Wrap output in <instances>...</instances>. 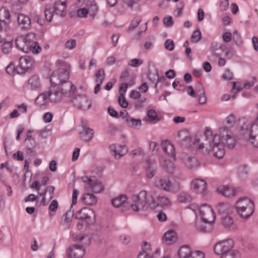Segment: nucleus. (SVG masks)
Masks as SVG:
<instances>
[{"label":"nucleus","mask_w":258,"mask_h":258,"mask_svg":"<svg viewBox=\"0 0 258 258\" xmlns=\"http://www.w3.org/2000/svg\"><path fill=\"white\" fill-rule=\"evenodd\" d=\"M225 121L227 126L220 127L218 134L215 135L211 130H206L204 134L205 142H201V140L196 137L191 141L194 147L199 150L205 149L207 154L212 152L215 157L222 158L225 155V147L233 148L236 145L235 136L228 127L239 128L241 134L247 125L245 119L237 117L233 113L228 115Z\"/></svg>","instance_id":"f257e3e1"},{"label":"nucleus","mask_w":258,"mask_h":258,"mask_svg":"<svg viewBox=\"0 0 258 258\" xmlns=\"http://www.w3.org/2000/svg\"><path fill=\"white\" fill-rule=\"evenodd\" d=\"M133 203L130 205L134 212L147 210L149 208L155 209L158 206L169 207L171 206L170 200L164 196H158L156 200L151 194L143 190L132 197Z\"/></svg>","instance_id":"f03ea898"},{"label":"nucleus","mask_w":258,"mask_h":258,"mask_svg":"<svg viewBox=\"0 0 258 258\" xmlns=\"http://www.w3.org/2000/svg\"><path fill=\"white\" fill-rule=\"evenodd\" d=\"M15 44L17 48L26 53L32 52L34 54H37L41 50L36 42V35L33 33L18 36L15 40Z\"/></svg>","instance_id":"7ed1b4c3"},{"label":"nucleus","mask_w":258,"mask_h":258,"mask_svg":"<svg viewBox=\"0 0 258 258\" xmlns=\"http://www.w3.org/2000/svg\"><path fill=\"white\" fill-rule=\"evenodd\" d=\"M198 210L201 217V221H198L196 227L200 230L205 231L206 227L202 225V222L205 224H212L215 220V215L212 207L207 204L202 205L198 208Z\"/></svg>","instance_id":"20e7f679"},{"label":"nucleus","mask_w":258,"mask_h":258,"mask_svg":"<svg viewBox=\"0 0 258 258\" xmlns=\"http://www.w3.org/2000/svg\"><path fill=\"white\" fill-rule=\"evenodd\" d=\"M238 215L243 219L250 217L254 211V203L247 197L240 198L235 204Z\"/></svg>","instance_id":"39448f33"},{"label":"nucleus","mask_w":258,"mask_h":258,"mask_svg":"<svg viewBox=\"0 0 258 258\" xmlns=\"http://www.w3.org/2000/svg\"><path fill=\"white\" fill-rule=\"evenodd\" d=\"M241 135L248 138L249 143L255 148H258V124H253L249 127H248V124L246 125L245 129Z\"/></svg>","instance_id":"423d86ee"},{"label":"nucleus","mask_w":258,"mask_h":258,"mask_svg":"<svg viewBox=\"0 0 258 258\" xmlns=\"http://www.w3.org/2000/svg\"><path fill=\"white\" fill-rule=\"evenodd\" d=\"M187 94L192 97L197 98L198 101L200 104H204L206 102L207 99L205 96V92L202 84L198 83L196 85L195 91L191 86L186 88Z\"/></svg>","instance_id":"0eeeda50"},{"label":"nucleus","mask_w":258,"mask_h":258,"mask_svg":"<svg viewBox=\"0 0 258 258\" xmlns=\"http://www.w3.org/2000/svg\"><path fill=\"white\" fill-rule=\"evenodd\" d=\"M34 59L30 56L25 55L19 59V64L17 67L18 74H23L33 66Z\"/></svg>","instance_id":"6e6552de"},{"label":"nucleus","mask_w":258,"mask_h":258,"mask_svg":"<svg viewBox=\"0 0 258 258\" xmlns=\"http://www.w3.org/2000/svg\"><path fill=\"white\" fill-rule=\"evenodd\" d=\"M97 12V7L93 0H88L86 7L80 9L77 11V16L80 18H85L88 14L94 16Z\"/></svg>","instance_id":"1a4fd4ad"},{"label":"nucleus","mask_w":258,"mask_h":258,"mask_svg":"<svg viewBox=\"0 0 258 258\" xmlns=\"http://www.w3.org/2000/svg\"><path fill=\"white\" fill-rule=\"evenodd\" d=\"M233 246L231 240H222L217 242L214 246V251L216 254L223 255V253L231 251Z\"/></svg>","instance_id":"9d476101"},{"label":"nucleus","mask_w":258,"mask_h":258,"mask_svg":"<svg viewBox=\"0 0 258 258\" xmlns=\"http://www.w3.org/2000/svg\"><path fill=\"white\" fill-rule=\"evenodd\" d=\"M190 188L196 194L205 196L206 194L208 185L205 180L201 178L193 179L190 184Z\"/></svg>","instance_id":"9b49d317"},{"label":"nucleus","mask_w":258,"mask_h":258,"mask_svg":"<svg viewBox=\"0 0 258 258\" xmlns=\"http://www.w3.org/2000/svg\"><path fill=\"white\" fill-rule=\"evenodd\" d=\"M85 251L83 245L73 244L68 248L66 255L68 258H82L84 255Z\"/></svg>","instance_id":"f8f14e48"},{"label":"nucleus","mask_w":258,"mask_h":258,"mask_svg":"<svg viewBox=\"0 0 258 258\" xmlns=\"http://www.w3.org/2000/svg\"><path fill=\"white\" fill-rule=\"evenodd\" d=\"M72 102L75 106L84 110L89 109L92 105L91 101L85 95L74 96Z\"/></svg>","instance_id":"ddd939ff"},{"label":"nucleus","mask_w":258,"mask_h":258,"mask_svg":"<svg viewBox=\"0 0 258 258\" xmlns=\"http://www.w3.org/2000/svg\"><path fill=\"white\" fill-rule=\"evenodd\" d=\"M154 185L157 188L165 191H170L172 183L168 177L156 176L153 182Z\"/></svg>","instance_id":"4468645a"},{"label":"nucleus","mask_w":258,"mask_h":258,"mask_svg":"<svg viewBox=\"0 0 258 258\" xmlns=\"http://www.w3.org/2000/svg\"><path fill=\"white\" fill-rule=\"evenodd\" d=\"M94 216L93 211L88 208H82L75 215V218L84 220L87 224H90L93 222V217Z\"/></svg>","instance_id":"2eb2a0df"},{"label":"nucleus","mask_w":258,"mask_h":258,"mask_svg":"<svg viewBox=\"0 0 258 258\" xmlns=\"http://www.w3.org/2000/svg\"><path fill=\"white\" fill-rule=\"evenodd\" d=\"M57 87L66 97L73 98L76 91V87L70 81L63 82Z\"/></svg>","instance_id":"dca6fc26"},{"label":"nucleus","mask_w":258,"mask_h":258,"mask_svg":"<svg viewBox=\"0 0 258 258\" xmlns=\"http://www.w3.org/2000/svg\"><path fill=\"white\" fill-rule=\"evenodd\" d=\"M144 168L146 177L151 179L155 175L158 167L154 160L147 159L145 162Z\"/></svg>","instance_id":"f3484780"},{"label":"nucleus","mask_w":258,"mask_h":258,"mask_svg":"<svg viewBox=\"0 0 258 258\" xmlns=\"http://www.w3.org/2000/svg\"><path fill=\"white\" fill-rule=\"evenodd\" d=\"M18 26L22 30H29L31 28V20L30 17L24 14H19L17 18Z\"/></svg>","instance_id":"a211bd4d"},{"label":"nucleus","mask_w":258,"mask_h":258,"mask_svg":"<svg viewBox=\"0 0 258 258\" xmlns=\"http://www.w3.org/2000/svg\"><path fill=\"white\" fill-rule=\"evenodd\" d=\"M50 102L57 103L64 97L57 86L51 87L48 91Z\"/></svg>","instance_id":"6ab92c4d"},{"label":"nucleus","mask_w":258,"mask_h":258,"mask_svg":"<svg viewBox=\"0 0 258 258\" xmlns=\"http://www.w3.org/2000/svg\"><path fill=\"white\" fill-rule=\"evenodd\" d=\"M182 162L189 169H195L199 166V163L196 158L183 153L181 157Z\"/></svg>","instance_id":"aec40b11"},{"label":"nucleus","mask_w":258,"mask_h":258,"mask_svg":"<svg viewBox=\"0 0 258 258\" xmlns=\"http://www.w3.org/2000/svg\"><path fill=\"white\" fill-rule=\"evenodd\" d=\"M67 0H56L54 10L56 15L61 17L67 14Z\"/></svg>","instance_id":"412c9836"},{"label":"nucleus","mask_w":258,"mask_h":258,"mask_svg":"<svg viewBox=\"0 0 258 258\" xmlns=\"http://www.w3.org/2000/svg\"><path fill=\"white\" fill-rule=\"evenodd\" d=\"M109 149L114 153L116 159H120L125 155L127 151V147L125 145L112 144L109 146Z\"/></svg>","instance_id":"4be33fe9"},{"label":"nucleus","mask_w":258,"mask_h":258,"mask_svg":"<svg viewBox=\"0 0 258 258\" xmlns=\"http://www.w3.org/2000/svg\"><path fill=\"white\" fill-rule=\"evenodd\" d=\"M83 179L84 182L88 183L93 191L99 193L103 190V186L100 182L96 180L94 181L87 176L84 177Z\"/></svg>","instance_id":"5701e85b"},{"label":"nucleus","mask_w":258,"mask_h":258,"mask_svg":"<svg viewBox=\"0 0 258 258\" xmlns=\"http://www.w3.org/2000/svg\"><path fill=\"white\" fill-rule=\"evenodd\" d=\"M225 46L221 43L213 42L210 46V51L212 54L216 57H219L225 49Z\"/></svg>","instance_id":"b1692460"},{"label":"nucleus","mask_w":258,"mask_h":258,"mask_svg":"<svg viewBox=\"0 0 258 258\" xmlns=\"http://www.w3.org/2000/svg\"><path fill=\"white\" fill-rule=\"evenodd\" d=\"M162 150L168 156L175 159L176 153L175 152V148L174 146L169 142L166 141L162 143L161 144Z\"/></svg>","instance_id":"393cba45"},{"label":"nucleus","mask_w":258,"mask_h":258,"mask_svg":"<svg viewBox=\"0 0 258 258\" xmlns=\"http://www.w3.org/2000/svg\"><path fill=\"white\" fill-rule=\"evenodd\" d=\"M41 86V83L39 78L37 76H32L29 79L27 84L28 89L35 91L38 90Z\"/></svg>","instance_id":"a878e982"},{"label":"nucleus","mask_w":258,"mask_h":258,"mask_svg":"<svg viewBox=\"0 0 258 258\" xmlns=\"http://www.w3.org/2000/svg\"><path fill=\"white\" fill-rule=\"evenodd\" d=\"M55 190V187L54 186H47L44 191L42 192H39V196H42V198L41 201V204L43 206H45L47 205L46 199L45 197V195L47 192L50 195L48 201H50L52 200L54 197V192Z\"/></svg>","instance_id":"bb28decb"},{"label":"nucleus","mask_w":258,"mask_h":258,"mask_svg":"<svg viewBox=\"0 0 258 258\" xmlns=\"http://www.w3.org/2000/svg\"><path fill=\"white\" fill-rule=\"evenodd\" d=\"M108 4L110 6H115L117 3V0H106ZM124 3H125L131 9L133 10H137L139 9V4L135 0H122Z\"/></svg>","instance_id":"cd10ccee"},{"label":"nucleus","mask_w":258,"mask_h":258,"mask_svg":"<svg viewBox=\"0 0 258 258\" xmlns=\"http://www.w3.org/2000/svg\"><path fill=\"white\" fill-rule=\"evenodd\" d=\"M83 131L80 133L81 139L85 142L91 141L94 134L93 130L86 125H83Z\"/></svg>","instance_id":"c85d7f7f"},{"label":"nucleus","mask_w":258,"mask_h":258,"mask_svg":"<svg viewBox=\"0 0 258 258\" xmlns=\"http://www.w3.org/2000/svg\"><path fill=\"white\" fill-rule=\"evenodd\" d=\"M160 163L164 169L169 173L172 174L175 171V165L171 161H169L165 158L162 157L160 159Z\"/></svg>","instance_id":"c756f323"},{"label":"nucleus","mask_w":258,"mask_h":258,"mask_svg":"<svg viewBox=\"0 0 258 258\" xmlns=\"http://www.w3.org/2000/svg\"><path fill=\"white\" fill-rule=\"evenodd\" d=\"M50 102L49 94L47 92H45L40 94L35 99V103L39 107L46 106Z\"/></svg>","instance_id":"7c9ffc66"},{"label":"nucleus","mask_w":258,"mask_h":258,"mask_svg":"<svg viewBox=\"0 0 258 258\" xmlns=\"http://www.w3.org/2000/svg\"><path fill=\"white\" fill-rule=\"evenodd\" d=\"M163 239L167 244H172L176 240V233L174 230H169L164 234Z\"/></svg>","instance_id":"2f4dec72"},{"label":"nucleus","mask_w":258,"mask_h":258,"mask_svg":"<svg viewBox=\"0 0 258 258\" xmlns=\"http://www.w3.org/2000/svg\"><path fill=\"white\" fill-rule=\"evenodd\" d=\"M217 191L225 197H230L235 195V191L232 187L228 185H222L218 187Z\"/></svg>","instance_id":"473e14b6"},{"label":"nucleus","mask_w":258,"mask_h":258,"mask_svg":"<svg viewBox=\"0 0 258 258\" xmlns=\"http://www.w3.org/2000/svg\"><path fill=\"white\" fill-rule=\"evenodd\" d=\"M191 251L190 247L188 245H185L179 248L177 254L179 258H189Z\"/></svg>","instance_id":"72a5a7b5"},{"label":"nucleus","mask_w":258,"mask_h":258,"mask_svg":"<svg viewBox=\"0 0 258 258\" xmlns=\"http://www.w3.org/2000/svg\"><path fill=\"white\" fill-rule=\"evenodd\" d=\"M217 209L219 213L221 214H229L232 211L230 205L225 203H220L218 204Z\"/></svg>","instance_id":"f704fd0d"},{"label":"nucleus","mask_w":258,"mask_h":258,"mask_svg":"<svg viewBox=\"0 0 258 258\" xmlns=\"http://www.w3.org/2000/svg\"><path fill=\"white\" fill-rule=\"evenodd\" d=\"M83 202L88 205H93L96 203V197L92 194H85L82 197Z\"/></svg>","instance_id":"c9c22d12"},{"label":"nucleus","mask_w":258,"mask_h":258,"mask_svg":"<svg viewBox=\"0 0 258 258\" xmlns=\"http://www.w3.org/2000/svg\"><path fill=\"white\" fill-rule=\"evenodd\" d=\"M11 17L9 10L6 7L0 9V21L6 26V21L9 20Z\"/></svg>","instance_id":"e433bc0d"},{"label":"nucleus","mask_w":258,"mask_h":258,"mask_svg":"<svg viewBox=\"0 0 258 258\" xmlns=\"http://www.w3.org/2000/svg\"><path fill=\"white\" fill-rule=\"evenodd\" d=\"M148 78L149 80L151 81L152 83H154L156 80H157V82L155 84V88L157 87V84L158 83L164 82L166 80L165 77L164 76L159 77L157 71H156L155 73L154 74L150 73Z\"/></svg>","instance_id":"4c0bfd02"},{"label":"nucleus","mask_w":258,"mask_h":258,"mask_svg":"<svg viewBox=\"0 0 258 258\" xmlns=\"http://www.w3.org/2000/svg\"><path fill=\"white\" fill-rule=\"evenodd\" d=\"M123 120L127 124L128 126L131 127H135L138 125H141V120L138 119H135L134 118L131 117V116H124L123 117Z\"/></svg>","instance_id":"58836bf2"},{"label":"nucleus","mask_w":258,"mask_h":258,"mask_svg":"<svg viewBox=\"0 0 258 258\" xmlns=\"http://www.w3.org/2000/svg\"><path fill=\"white\" fill-rule=\"evenodd\" d=\"M130 97L132 98H134L135 99H138L139 101V104L136 103L135 104V106L136 107H141L142 104L144 103L146 100V98L145 97H141V94L140 93L137 91L136 90H133L131 94H130Z\"/></svg>","instance_id":"ea45409f"},{"label":"nucleus","mask_w":258,"mask_h":258,"mask_svg":"<svg viewBox=\"0 0 258 258\" xmlns=\"http://www.w3.org/2000/svg\"><path fill=\"white\" fill-rule=\"evenodd\" d=\"M127 198L126 195H121L112 200V205L115 207L122 206L126 202Z\"/></svg>","instance_id":"a19ab883"},{"label":"nucleus","mask_w":258,"mask_h":258,"mask_svg":"<svg viewBox=\"0 0 258 258\" xmlns=\"http://www.w3.org/2000/svg\"><path fill=\"white\" fill-rule=\"evenodd\" d=\"M147 116L150 123H155L160 120V117L158 115L156 112L153 109H150L147 112Z\"/></svg>","instance_id":"79ce46f5"},{"label":"nucleus","mask_w":258,"mask_h":258,"mask_svg":"<svg viewBox=\"0 0 258 258\" xmlns=\"http://www.w3.org/2000/svg\"><path fill=\"white\" fill-rule=\"evenodd\" d=\"M69 69H60L56 72L59 73V78L61 83L63 82H68L67 80L69 79L70 77Z\"/></svg>","instance_id":"37998d69"},{"label":"nucleus","mask_w":258,"mask_h":258,"mask_svg":"<svg viewBox=\"0 0 258 258\" xmlns=\"http://www.w3.org/2000/svg\"><path fill=\"white\" fill-rule=\"evenodd\" d=\"M191 196L187 192H180L177 197V201L180 203H188L192 201Z\"/></svg>","instance_id":"c03bdc74"},{"label":"nucleus","mask_w":258,"mask_h":258,"mask_svg":"<svg viewBox=\"0 0 258 258\" xmlns=\"http://www.w3.org/2000/svg\"><path fill=\"white\" fill-rule=\"evenodd\" d=\"M96 83L102 84L105 79V72L103 69H99L95 74Z\"/></svg>","instance_id":"a18cd8bd"},{"label":"nucleus","mask_w":258,"mask_h":258,"mask_svg":"<svg viewBox=\"0 0 258 258\" xmlns=\"http://www.w3.org/2000/svg\"><path fill=\"white\" fill-rule=\"evenodd\" d=\"M178 138L179 142L182 144H184V142H190V138L185 131H179L178 134Z\"/></svg>","instance_id":"49530a36"},{"label":"nucleus","mask_w":258,"mask_h":258,"mask_svg":"<svg viewBox=\"0 0 258 258\" xmlns=\"http://www.w3.org/2000/svg\"><path fill=\"white\" fill-rule=\"evenodd\" d=\"M220 258H240V253L237 250H232L231 251L223 253Z\"/></svg>","instance_id":"de8ad7c7"},{"label":"nucleus","mask_w":258,"mask_h":258,"mask_svg":"<svg viewBox=\"0 0 258 258\" xmlns=\"http://www.w3.org/2000/svg\"><path fill=\"white\" fill-rule=\"evenodd\" d=\"M50 82L52 85H54L55 86L60 85L61 82L59 78V73L56 71L54 72L51 76Z\"/></svg>","instance_id":"09e8293b"},{"label":"nucleus","mask_w":258,"mask_h":258,"mask_svg":"<svg viewBox=\"0 0 258 258\" xmlns=\"http://www.w3.org/2000/svg\"><path fill=\"white\" fill-rule=\"evenodd\" d=\"M248 168L247 166L243 165L240 166L237 170V172L239 175V176L241 178H243L247 176L248 173Z\"/></svg>","instance_id":"8fccbe9b"},{"label":"nucleus","mask_w":258,"mask_h":258,"mask_svg":"<svg viewBox=\"0 0 258 258\" xmlns=\"http://www.w3.org/2000/svg\"><path fill=\"white\" fill-rule=\"evenodd\" d=\"M12 48V43L11 42H4L1 45V50L5 54H8L11 52Z\"/></svg>","instance_id":"3c124183"},{"label":"nucleus","mask_w":258,"mask_h":258,"mask_svg":"<svg viewBox=\"0 0 258 258\" xmlns=\"http://www.w3.org/2000/svg\"><path fill=\"white\" fill-rule=\"evenodd\" d=\"M74 215V210L70 208V210L67 211L62 217V219L67 223H70L72 221V217Z\"/></svg>","instance_id":"603ef678"},{"label":"nucleus","mask_w":258,"mask_h":258,"mask_svg":"<svg viewBox=\"0 0 258 258\" xmlns=\"http://www.w3.org/2000/svg\"><path fill=\"white\" fill-rule=\"evenodd\" d=\"M141 18L140 17H135L132 21L130 26L128 28L129 31H132L136 28L141 21Z\"/></svg>","instance_id":"864d4df0"},{"label":"nucleus","mask_w":258,"mask_h":258,"mask_svg":"<svg viewBox=\"0 0 258 258\" xmlns=\"http://www.w3.org/2000/svg\"><path fill=\"white\" fill-rule=\"evenodd\" d=\"M202 39L201 32L199 30L195 31L191 35V40L194 43L198 42Z\"/></svg>","instance_id":"5fc2aeb1"},{"label":"nucleus","mask_w":258,"mask_h":258,"mask_svg":"<svg viewBox=\"0 0 258 258\" xmlns=\"http://www.w3.org/2000/svg\"><path fill=\"white\" fill-rule=\"evenodd\" d=\"M118 102L119 105L122 108H126L128 106V102L126 100L123 93H120L118 99Z\"/></svg>","instance_id":"6e6d98bb"},{"label":"nucleus","mask_w":258,"mask_h":258,"mask_svg":"<svg viewBox=\"0 0 258 258\" xmlns=\"http://www.w3.org/2000/svg\"><path fill=\"white\" fill-rule=\"evenodd\" d=\"M54 10L53 11L51 8H46L44 14L46 19L50 22L53 18Z\"/></svg>","instance_id":"4d7b16f0"},{"label":"nucleus","mask_w":258,"mask_h":258,"mask_svg":"<svg viewBox=\"0 0 258 258\" xmlns=\"http://www.w3.org/2000/svg\"><path fill=\"white\" fill-rule=\"evenodd\" d=\"M223 225L226 228H230L233 224V219L229 216H226L223 218Z\"/></svg>","instance_id":"13d9d810"},{"label":"nucleus","mask_w":258,"mask_h":258,"mask_svg":"<svg viewBox=\"0 0 258 258\" xmlns=\"http://www.w3.org/2000/svg\"><path fill=\"white\" fill-rule=\"evenodd\" d=\"M232 84L233 86L231 92L234 94L240 92L243 88V85L242 86L240 83H237L235 82H233Z\"/></svg>","instance_id":"bf43d9fd"},{"label":"nucleus","mask_w":258,"mask_h":258,"mask_svg":"<svg viewBox=\"0 0 258 258\" xmlns=\"http://www.w3.org/2000/svg\"><path fill=\"white\" fill-rule=\"evenodd\" d=\"M152 248L150 243L147 242H144L143 243V248L142 252H146L149 255H153L154 252L152 251Z\"/></svg>","instance_id":"052dcab7"},{"label":"nucleus","mask_w":258,"mask_h":258,"mask_svg":"<svg viewBox=\"0 0 258 258\" xmlns=\"http://www.w3.org/2000/svg\"><path fill=\"white\" fill-rule=\"evenodd\" d=\"M143 63V60L140 59L134 58L128 62V65L132 67H137Z\"/></svg>","instance_id":"680f3d73"},{"label":"nucleus","mask_w":258,"mask_h":258,"mask_svg":"<svg viewBox=\"0 0 258 258\" xmlns=\"http://www.w3.org/2000/svg\"><path fill=\"white\" fill-rule=\"evenodd\" d=\"M164 47L167 50L169 51L173 50L174 48V44L173 41L170 39H167L164 42Z\"/></svg>","instance_id":"e2e57ef3"},{"label":"nucleus","mask_w":258,"mask_h":258,"mask_svg":"<svg viewBox=\"0 0 258 258\" xmlns=\"http://www.w3.org/2000/svg\"><path fill=\"white\" fill-rule=\"evenodd\" d=\"M255 81L256 79L255 77H253L251 81H245L243 83V88L247 90L250 89L253 86Z\"/></svg>","instance_id":"0e129e2a"},{"label":"nucleus","mask_w":258,"mask_h":258,"mask_svg":"<svg viewBox=\"0 0 258 258\" xmlns=\"http://www.w3.org/2000/svg\"><path fill=\"white\" fill-rule=\"evenodd\" d=\"M205 254L203 252L200 250H196L194 252H191V255L189 258H204Z\"/></svg>","instance_id":"69168bd1"},{"label":"nucleus","mask_w":258,"mask_h":258,"mask_svg":"<svg viewBox=\"0 0 258 258\" xmlns=\"http://www.w3.org/2000/svg\"><path fill=\"white\" fill-rule=\"evenodd\" d=\"M6 72L11 75H14L16 73H18L17 68H16L12 64H10L6 68Z\"/></svg>","instance_id":"338daca9"},{"label":"nucleus","mask_w":258,"mask_h":258,"mask_svg":"<svg viewBox=\"0 0 258 258\" xmlns=\"http://www.w3.org/2000/svg\"><path fill=\"white\" fill-rule=\"evenodd\" d=\"M76 41L74 39H71L67 41L65 44V47L69 49H72L75 47Z\"/></svg>","instance_id":"774afa93"}]
</instances>
